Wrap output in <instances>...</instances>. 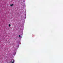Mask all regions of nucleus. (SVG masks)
<instances>
[{
  "mask_svg": "<svg viewBox=\"0 0 63 63\" xmlns=\"http://www.w3.org/2000/svg\"><path fill=\"white\" fill-rule=\"evenodd\" d=\"M14 62H15V60H12L10 61V63H14Z\"/></svg>",
  "mask_w": 63,
  "mask_h": 63,
  "instance_id": "f257e3e1",
  "label": "nucleus"
},
{
  "mask_svg": "<svg viewBox=\"0 0 63 63\" xmlns=\"http://www.w3.org/2000/svg\"><path fill=\"white\" fill-rule=\"evenodd\" d=\"M19 38H21V36H20V35H19Z\"/></svg>",
  "mask_w": 63,
  "mask_h": 63,
  "instance_id": "20e7f679",
  "label": "nucleus"
},
{
  "mask_svg": "<svg viewBox=\"0 0 63 63\" xmlns=\"http://www.w3.org/2000/svg\"><path fill=\"white\" fill-rule=\"evenodd\" d=\"M14 5L13 4H11L10 5V6H13V5Z\"/></svg>",
  "mask_w": 63,
  "mask_h": 63,
  "instance_id": "f03ea898",
  "label": "nucleus"
},
{
  "mask_svg": "<svg viewBox=\"0 0 63 63\" xmlns=\"http://www.w3.org/2000/svg\"><path fill=\"white\" fill-rule=\"evenodd\" d=\"M10 26H11V24H9V27H10Z\"/></svg>",
  "mask_w": 63,
  "mask_h": 63,
  "instance_id": "7ed1b4c3",
  "label": "nucleus"
}]
</instances>
